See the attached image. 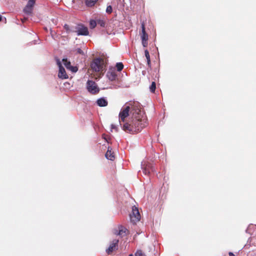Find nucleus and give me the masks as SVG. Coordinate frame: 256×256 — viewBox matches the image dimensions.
Wrapping results in <instances>:
<instances>
[{"instance_id":"29","label":"nucleus","mask_w":256,"mask_h":256,"mask_svg":"<svg viewBox=\"0 0 256 256\" xmlns=\"http://www.w3.org/2000/svg\"><path fill=\"white\" fill-rule=\"evenodd\" d=\"M142 45L144 47H146L148 46V42L147 41H142Z\"/></svg>"},{"instance_id":"32","label":"nucleus","mask_w":256,"mask_h":256,"mask_svg":"<svg viewBox=\"0 0 256 256\" xmlns=\"http://www.w3.org/2000/svg\"><path fill=\"white\" fill-rule=\"evenodd\" d=\"M28 2H32L33 4H34L35 2H36V0H29Z\"/></svg>"},{"instance_id":"11","label":"nucleus","mask_w":256,"mask_h":256,"mask_svg":"<svg viewBox=\"0 0 256 256\" xmlns=\"http://www.w3.org/2000/svg\"><path fill=\"white\" fill-rule=\"evenodd\" d=\"M34 4L32 2H28L26 6L23 9V12L27 15H31L33 10Z\"/></svg>"},{"instance_id":"4","label":"nucleus","mask_w":256,"mask_h":256,"mask_svg":"<svg viewBox=\"0 0 256 256\" xmlns=\"http://www.w3.org/2000/svg\"><path fill=\"white\" fill-rule=\"evenodd\" d=\"M130 110V106H126L122 108L119 114V122L122 128L123 124L125 122V118L129 116V112Z\"/></svg>"},{"instance_id":"12","label":"nucleus","mask_w":256,"mask_h":256,"mask_svg":"<svg viewBox=\"0 0 256 256\" xmlns=\"http://www.w3.org/2000/svg\"><path fill=\"white\" fill-rule=\"evenodd\" d=\"M118 240L114 239L110 242L109 247L106 250V252L108 254H110L116 248L118 247Z\"/></svg>"},{"instance_id":"25","label":"nucleus","mask_w":256,"mask_h":256,"mask_svg":"<svg viewBox=\"0 0 256 256\" xmlns=\"http://www.w3.org/2000/svg\"><path fill=\"white\" fill-rule=\"evenodd\" d=\"M136 256H146L141 250H138L135 254Z\"/></svg>"},{"instance_id":"5","label":"nucleus","mask_w":256,"mask_h":256,"mask_svg":"<svg viewBox=\"0 0 256 256\" xmlns=\"http://www.w3.org/2000/svg\"><path fill=\"white\" fill-rule=\"evenodd\" d=\"M90 66L93 71L100 72L103 68L102 59L100 58H94L92 61Z\"/></svg>"},{"instance_id":"33","label":"nucleus","mask_w":256,"mask_h":256,"mask_svg":"<svg viewBox=\"0 0 256 256\" xmlns=\"http://www.w3.org/2000/svg\"><path fill=\"white\" fill-rule=\"evenodd\" d=\"M2 16L0 14V22L2 20Z\"/></svg>"},{"instance_id":"20","label":"nucleus","mask_w":256,"mask_h":256,"mask_svg":"<svg viewBox=\"0 0 256 256\" xmlns=\"http://www.w3.org/2000/svg\"><path fill=\"white\" fill-rule=\"evenodd\" d=\"M116 68L118 72H120L124 68V64L122 62H117L116 64Z\"/></svg>"},{"instance_id":"27","label":"nucleus","mask_w":256,"mask_h":256,"mask_svg":"<svg viewBox=\"0 0 256 256\" xmlns=\"http://www.w3.org/2000/svg\"><path fill=\"white\" fill-rule=\"evenodd\" d=\"M56 64L58 66L59 68H60V67H63V66H62V64L61 63V62L60 61V60L59 59L56 58Z\"/></svg>"},{"instance_id":"9","label":"nucleus","mask_w":256,"mask_h":256,"mask_svg":"<svg viewBox=\"0 0 256 256\" xmlns=\"http://www.w3.org/2000/svg\"><path fill=\"white\" fill-rule=\"evenodd\" d=\"M106 76L110 81H115L118 78V76L114 68H110L106 73Z\"/></svg>"},{"instance_id":"19","label":"nucleus","mask_w":256,"mask_h":256,"mask_svg":"<svg viewBox=\"0 0 256 256\" xmlns=\"http://www.w3.org/2000/svg\"><path fill=\"white\" fill-rule=\"evenodd\" d=\"M144 55L146 58L147 61V64L148 66H150V56L149 54V52L148 50H144Z\"/></svg>"},{"instance_id":"17","label":"nucleus","mask_w":256,"mask_h":256,"mask_svg":"<svg viewBox=\"0 0 256 256\" xmlns=\"http://www.w3.org/2000/svg\"><path fill=\"white\" fill-rule=\"evenodd\" d=\"M98 0H85L86 5L88 7H92L94 6Z\"/></svg>"},{"instance_id":"15","label":"nucleus","mask_w":256,"mask_h":256,"mask_svg":"<svg viewBox=\"0 0 256 256\" xmlns=\"http://www.w3.org/2000/svg\"><path fill=\"white\" fill-rule=\"evenodd\" d=\"M96 103L98 106L100 107L106 106L108 104V102L105 98H100L98 99Z\"/></svg>"},{"instance_id":"8","label":"nucleus","mask_w":256,"mask_h":256,"mask_svg":"<svg viewBox=\"0 0 256 256\" xmlns=\"http://www.w3.org/2000/svg\"><path fill=\"white\" fill-rule=\"evenodd\" d=\"M62 60L67 70L71 71L73 73L76 72L78 70V67L72 66L70 62L68 61L67 58H63Z\"/></svg>"},{"instance_id":"18","label":"nucleus","mask_w":256,"mask_h":256,"mask_svg":"<svg viewBox=\"0 0 256 256\" xmlns=\"http://www.w3.org/2000/svg\"><path fill=\"white\" fill-rule=\"evenodd\" d=\"M64 28L66 30L67 33L74 32V26L70 27L68 25L65 24L64 26Z\"/></svg>"},{"instance_id":"26","label":"nucleus","mask_w":256,"mask_h":256,"mask_svg":"<svg viewBox=\"0 0 256 256\" xmlns=\"http://www.w3.org/2000/svg\"><path fill=\"white\" fill-rule=\"evenodd\" d=\"M112 12V8L111 6H108L106 9V12L108 14H111Z\"/></svg>"},{"instance_id":"14","label":"nucleus","mask_w":256,"mask_h":256,"mask_svg":"<svg viewBox=\"0 0 256 256\" xmlns=\"http://www.w3.org/2000/svg\"><path fill=\"white\" fill-rule=\"evenodd\" d=\"M142 35H141V39L142 41H148V35L146 34L145 30V26L144 22L142 24Z\"/></svg>"},{"instance_id":"1","label":"nucleus","mask_w":256,"mask_h":256,"mask_svg":"<svg viewBox=\"0 0 256 256\" xmlns=\"http://www.w3.org/2000/svg\"><path fill=\"white\" fill-rule=\"evenodd\" d=\"M130 122L123 124L122 128L124 130L130 133L138 132L144 128L147 124V119L145 115H139L132 116Z\"/></svg>"},{"instance_id":"31","label":"nucleus","mask_w":256,"mask_h":256,"mask_svg":"<svg viewBox=\"0 0 256 256\" xmlns=\"http://www.w3.org/2000/svg\"><path fill=\"white\" fill-rule=\"evenodd\" d=\"M228 254H229V256H234V253L232 252H229Z\"/></svg>"},{"instance_id":"22","label":"nucleus","mask_w":256,"mask_h":256,"mask_svg":"<svg viewBox=\"0 0 256 256\" xmlns=\"http://www.w3.org/2000/svg\"><path fill=\"white\" fill-rule=\"evenodd\" d=\"M97 24V20L96 21L94 20H91L90 21V28L93 29L96 26Z\"/></svg>"},{"instance_id":"21","label":"nucleus","mask_w":256,"mask_h":256,"mask_svg":"<svg viewBox=\"0 0 256 256\" xmlns=\"http://www.w3.org/2000/svg\"><path fill=\"white\" fill-rule=\"evenodd\" d=\"M127 230H128L126 228L122 226H121V228L119 230V232L118 234L122 236L124 235V234H126V232Z\"/></svg>"},{"instance_id":"13","label":"nucleus","mask_w":256,"mask_h":256,"mask_svg":"<svg viewBox=\"0 0 256 256\" xmlns=\"http://www.w3.org/2000/svg\"><path fill=\"white\" fill-rule=\"evenodd\" d=\"M58 76L61 79L68 78V76L66 73V70L64 67H60L58 70Z\"/></svg>"},{"instance_id":"7","label":"nucleus","mask_w":256,"mask_h":256,"mask_svg":"<svg viewBox=\"0 0 256 256\" xmlns=\"http://www.w3.org/2000/svg\"><path fill=\"white\" fill-rule=\"evenodd\" d=\"M130 220L134 224L140 221V215L138 208L136 206L132 207V212L130 214Z\"/></svg>"},{"instance_id":"23","label":"nucleus","mask_w":256,"mask_h":256,"mask_svg":"<svg viewBox=\"0 0 256 256\" xmlns=\"http://www.w3.org/2000/svg\"><path fill=\"white\" fill-rule=\"evenodd\" d=\"M156 88V84L154 82H152L151 85L150 86V91L154 93L155 92Z\"/></svg>"},{"instance_id":"30","label":"nucleus","mask_w":256,"mask_h":256,"mask_svg":"<svg viewBox=\"0 0 256 256\" xmlns=\"http://www.w3.org/2000/svg\"><path fill=\"white\" fill-rule=\"evenodd\" d=\"M111 128L112 129L116 130L117 132L118 130V128L114 124H112L111 125Z\"/></svg>"},{"instance_id":"10","label":"nucleus","mask_w":256,"mask_h":256,"mask_svg":"<svg viewBox=\"0 0 256 256\" xmlns=\"http://www.w3.org/2000/svg\"><path fill=\"white\" fill-rule=\"evenodd\" d=\"M142 172L145 175H148L150 172H154V168L153 166H151L150 164H148L145 166L144 164H143V162H142Z\"/></svg>"},{"instance_id":"28","label":"nucleus","mask_w":256,"mask_h":256,"mask_svg":"<svg viewBox=\"0 0 256 256\" xmlns=\"http://www.w3.org/2000/svg\"><path fill=\"white\" fill-rule=\"evenodd\" d=\"M76 52L78 54H80L82 55H84V52L80 48H78L76 50Z\"/></svg>"},{"instance_id":"16","label":"nucleus","mask_w":256,"mask_h":256,"mask_svg":"<svg viewBox=\"0 0 256 256\" xmlns=\"http://www.w3.org/2000/svg\"><path fill=\"white\" fill-rule=\"evenodd\" d=\"M105 156L107 159L110 160H113L114 158V155L113 154V153L110 150L108 149L106 152Z\"/></svg>"},{"instance_id":"3","label":"nucleus","mask_w":256,"mask_h":256,"mask_svg":"<svg viewBox=\"0 0 256 256\" xmlns=\"http://www.w3.org/2000/svg\"><path fill=\"white\" fill-rule=\"evenodd\" d=\"M77 36H86L89 34L87 26L82 24H78L74 26V32Z\"/></svg>"},{"instance_id":"34","label":"nucleus","mask_w":256,"mask_h":256,"mask_svg":"<svg viewBox=\"0 0 256 256\" xmlns=\"http://www.w3.org/2000/svg\"><path fill=\"white\" fill-rule=\"evenodd\" d=\"M128 256H133V255L132 254H130Z\"/></svg>"},{"instance_id":"6","label":"nucleus","mask_w":256,"mask_h":256,"mask_svg":"<svg viewBox=\"0 0 256 256\" xmlns=\"http://www.w3.org/2000/svg\"><path fill=\"white\" fill-rule=\"evenodd\" d=\"M86 89L88 92L94 94L98 93L100 91L96 83L92 80H88L87 81Z\"/></svg>"},{"instance_id":"2","label":"nucleus","mask_w":256,"mask_h":256,"mask_svg":"<svg viewBox=\"0 0 256 256\" xmlns=\"http://www.w3.org/2000/svg\"><path fill=\"white\" fill-rule=\"evenodd\" d=\"M131 106V112L132 116H137L139 115H145L144 112L141 110V105L138 102H133L130 104Z\"/></svg>"},{"instance_id":"24","label":"nucleus","mask_w":256,"mask_h":256,"mask_svg":"<svg viewBox=\"0 0 256 256\" xmlns=\"http://www.w3.org/2000/svg\"><path fill=\"white\" fill-rule=\"evenodd\" d=\"M97 24L102 28H104L106 23L102 20L98 19L97 20Z\"/></svg>"}]
</instances>
